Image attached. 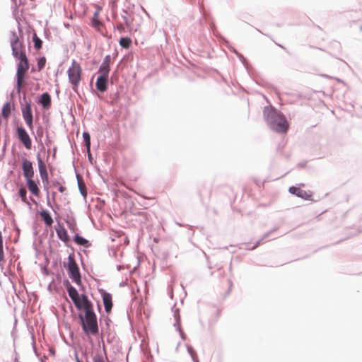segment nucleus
<instances>
[{
	"label": "nucleus",
	"instance_id": "nucleus-18",
	"mask_svg": "<svg viewBox=\"0 0 362 362\" xmlns=\"http://www.w3.org/2000/svg\"><path fill=\"white\" fill-rule=\"evenodd\" d=\"M93 362H105L107 360L106 351L105 347L103 350H98L92 358Z\"/></svg>",
	"mask_w": 362,
	"mask_h": 362
},
{
	"label": "nucleus",
	"instance_id": "nucleus-8",
	"mask_svg": "<svg viewBox=\"0 0 362 362\" xmlns=\"http://www.w3.org/2000/svg\"><path fill=\"white\" fill-rule=\"evenodd\" d=\"M37 165H38V170H39V174L41 177L44 190L47 191V194H48V185H49V179H48V173L47 170V167L44 161L42 160L40 157V153L37 154ZM47 197V205L51 206L50 201L49 199L48 195Z\"/></svg>",
	"mask_w": 362,
	"mask_h": 362
},
{
	"label": "nucleus",
	"instance_id": "nucleus-3",
	"mask_svg": "<svg viewBox=\"0 0 362 362\" xmlns=\"http://www.w3.org/2000/svg\"><path fill=\"white\" fill-rule=\"evenodd\" d=\"M64 267L66 268L69 276L74 281L77 285L81 284V276L78 266L77 265L74 255L69 254L68 256V263H64Z\"/></svg>",
	"mask_w": 362,
	"mask_h": 362
},
{
	"label": "nucleus",
	"instance_id": "nucleus-26",
	"mask_svg": "<svg viewBox=\"0 0 362 362\" xmlns=\"http://www.w3.org/2000/svg\"><path fill=\"white\" fill-rule=\"evenodd\" d=\"M174 327L176 328V329L179 332V334L182 339H185V334L183 332V331L181 329L180 325V315H177L175 316V322L174 323Z\"/></svg>",
	"mask_w": 362,
	"mask_h": 362
},
{
	"label": "nucleus",
	"instance_id": "nucleus-33",
	"mask_svg": "<svg viewBox=\"0 0 362 362\" xmlns=\"http://www.w3.org/2000/svg\"><path fill=\"white\" fill-rule=\"evenodd\" d=\"M92 24L93 26L96 27L100 25V23L98 21V12L95 11L92 18Z\"/></svg>",
	"mask_w": 362,
	"mask_h": 362
},
{
	"label": "nucleus",
	"instance_id": "nucleus-1",
	"mask_svg": "<svg viewBox=\"0 0 362 362\" xmlns=\"http://www.w3.org/2000/svg\"><path fill=\"white\" fill-rule=\"evenodd\" d=\"M74 305L77 310L84 311V314L80 313L78 315L84 333L86 334H97L98 333L97 315L93 310V304L88 299L87 295L81 294V301Z\"/></svg>",
	"mask_w": 362,
	"mask_h": 362
},
{
	"label": "nucleus",
	"instance_id": "nucleus-23",
	"mask_svg": "<svg viewBox=\"0 0 362 362\" xmlns=\"http://www.w3.org/2000/svg\"><path fill=\"white\" fill-rule=\"evenodd\" d=\"M11 103L10 102L5 103L1 109V116L4 119H7L9 117V116L11 115Z\"/></svg>",
	"mask_w": 362,
	"mask_h": 362
},
{
	"label": "nucleus",
	"instance_id": "nucleus-27",
	"mask_svg": "<svg viewBox=\"0 0 362 362\" xmlns=\"http://www.w3.org/2000/svg\"><path fill=\"white\" fill-rule=\"evenodd\" d=\"M82 136L83 139V142L85 144V146L86 148V151L87 152H89L91 146L90 135L88 132H83Z\"/></svg>",
	"mask_w": 362,
	"mask_h": 362
},
{
	"label": "nucleus",
	"instance_id": "nucleus-44",
	"mask_svg": "<svg viewBox=\"0 0 362 362\" xmlns=\"http://www.w3.org/2000/svg\"><path fill=\"white\" fill-rule=\"evenodd\" d=\"M59 185V182H58V181H56V182H53V186H55V185Z\"/></svg>",
	"mask_w": 362,
	"mask_h": 362
},
{
	"label": "nucleus",
	"instance_id": "nucleus-16",
	"mask_svg": "<svg viewBox=\"0 0 362 362\" xmlns=\"http://www.w3.org/2000/svg\"><path fill=\"white\" fill-rule=\"evenodd\" d=\"M37 103H40L42 108L45 110H47L51 106V96L47 92H45L42 94L40 95Z\"/></svg>",
	"mask_w": 362,
	"mask_h": 362
},
{
	"label": "nucleus",
	"instance_id": "nucleus-2",
	"mask_svg": "<svg viewBox=\"0 0 362 362\" xmlns=\"http://www.w3.org/2000/svg\"><path fill=\"white\" fill-rule=\"evenodd\" d=\"M263 115L265 122L272 130L277 133H286L288 131L289 124L285 116L273 106H265Z\"/></svg>",
	"mask_w": 362,
	"mask_h": 362
},
{
	"label": "nucleus",
	"instance_id": "nucleus-35",
	"mask_svg": "<svg viewBox=\"0 0 362 362\" xmlns=\"http://www.w3.org/2000/svg\"><path fill=\"white\" fill-rule=\"evenodd\" d=\"M117 28L118 31H119L120 33L125 32V26L122 23L117 24Z\"/></svg>",
	"mask_w": 362,
	"mask_h": 362
},
{
	"label": "nucleus",
	"instance_id": "nucleus-19",
	"mask_svg": "<svg viewBox=\"0 0 362 362\" xmlns=\"http://www.w3.org/2000/svg\"><path fill=\"white\" fill-rule=\"evenodd\" d=\"M73 240L78 245L83 246L84 247H89L91 244L89 240L80 235L78 233L74 235Z\"/></svg>",
	"mask_w": 362,
	"mask_h": 362
},
{
	"label": "nucleus",
	"instance_id": "nucleus-47",
	"mask_svg": "<svg viewBox=\"0 0 362 362\" xmlns=\"http://www.w3.org/2000/svg\"><path fill=\"white\" fill-rule=\"evenodd\" d=\"M30 199L31 201L35 202V200L32 197H30Z\"/></svg>",
	"mask_w": 362,
	"mask_h": 362
},
{
	"label": "nucleus",
	"instance_id": "nucleus-22",
	"mask_svg": "<svg viewBox=\"0 0 362 362\" xmlns=\"http://www.w3.org/2000/svg\"><path fill=\"white\" fill-rule=\"evenodd\" d=\"M76 178L80 193L84 198H86L87 196V189L83 178L80 175L78 174H76Z\"/></svg>",
	"mask_w": 362,
	"mask_h": 362
},
{
	"label": "nucleus",
	"instance_id": "nucleus-30",
	"mask_svg": "<svg viewBox=\"0 0 362 362\" xmlns=\"http://www.w3.org/2000/svg\"><path fill=\"white\" fill-rule=\"evenodd\" d=\"M132 43V40L128 37H122L119 40V45L122 48H128Z\"/></svg>",
	"mask_w": 362,
	"mask_h": 362
},
{
	"label": "nucleus",
	"instance_id": "nucleus-14",
	"mask_svg": "<svg viewBox=\"0 0 362 362\" xmlns=\"http://www.w3.org/2000/svg\"><path fill=\"white\" fill-rule=\"evenodd\" d=\"M288 192L296 195L298 197H300L305 200H308L311 197L310 194H308L306 191L301 189L300 188L296 187V186H291L288 189Z\"/></svg>",
	"mask_w": 362,
	"mask_h": 362
},
{
	"label": "nucleus",
	"instance_id": "nucleus-37",
	"mask_svg": "<svg viewBox=\"0 0 362 362\" xmlns=\"http://www.w3.org/2000/svg\"><path fill=\"white\" fill-rule=\"evenodd\" d=\"M45 144L48 147H49L52 144V140L49 138L48 134H47V136H46Z\"/></svg>",
	"mask_w": 362,
	"mask_h": 362
},
{
	"label": "nucleus",
	"instance_id": "nucleus-46",
	"mask_svg": "<svg viewBox=\"0 0 362 362\" xmlns=\"http://www.w3.org/2000/svg\"><path fill=\"white\" fill-rule=\"evenodd\" d=\"M279 46L281 47V48L284 49H286L284 46H282L281 45H279Z\"/></svg>",
	"mask_w": 362,
	"mask_h": 362
},
{
	"label": "nucleus",
	"instance_id": "nucleus-4",
	"mask_svg": "<svg viewBox=\"0 0 362 362\" xmlns=\"http://www.w3.org/2000/svg\"><path fill=\"white\" fill-rule=\"evenodd\" d=\"M30 68L29 60L25 59L21 62H18L17 64V70L16 73V92L18 93H21L22 90V88L23 83L25 82V77L26 75V72Z\"/></svg>",
	"mask_w": 362,
	"mask_h": 362
},
{
	"label": "nucleus",
	"instance_id": "nucleus-17",
	"mask_svg": "<svg viewBox=\"0 0 362 362\" xmlns=\"http://www.w3.org/2000/svg\"><path fill=\"white\" fill-rule=\"evenodd\" d=\"M26 185L28 187V190L34 194L35 196H38L40 193V189L35 182V180H33L32 178L25 180Z\"/></svg>",
	"mask_w": 362,
	"mask_h": 362
},
{
	"label": "nucleus",
	"instance_id": "nucleus-21",
	"mask_svg": "<svg viewBox=\"0 0 362 362\" xmlns=\"http://www.w3.org/2000/svg\"><path fill=\"white\" fill-rule=\"evenodd\" d=\"M40 215L44 223L47 226H52L53 223V219L48 211L43 209L40 212Z\"/></svg>",
	"mask_w": 362,
	"mask_h": 362
},
{
	"label": "nucleus",
	"instance_id": "nucleus-10",
	"mask_svg": "<svg viewBox=\"0 0 362 362\" xmlns=\"http://www.w3.org/2000/svg\"><path fill=\"white\" fill-rule=\"evenodd\" d=\"M64 286L66 288L69 296L74 305L78 304L81 301V295H79L76 288L71 284L69 280L66 279L64 281Z\"/></svg>",
	"mask_w": 362,
	"mask_h": 362
},
{
	"label": "nucleus",
	"instance_id": "nucleus-12",
	"mask_svg": "<svg viewBox=\"0 0 362 362\" xmlns=\"http://www.w3.org/2000/svg\"><path fill=\"white\" fill-rule=\"evenodd\" d=\"M22 170L23 173V176L27 179L32 178L34 175V169L33 167V163L30 160L23 158L22 161Z\"/></svg>",
	"mask_w": 362,
	"mask_h": 362
},
{
	"label": "nucleus",
	"instance_id": "nucleus-9",
	"mask_svg": "<svg viewBox=\"0 0 362 362\" xmlns=\"http://www.w3.org/2000/svg\"><path fill=\"white\" fill-rule=\"evenodd\" d=\"M16 134L19 141L24 145L26 149L29 150L32 147L31 139L22 126H18L16 128Z\"/></svg>",
	"mask_w": 362,
	"mask_h": 362
},
{
	"label": "nucleus",
	"instance_id": "nucleus-39",
	"mask_svg": "<svg viewBox=\"0 0 362 362\" xmlns=\"http://www.w3.org/2000/svg\"><path fill=\"white\" fill-rule=\"evenodd\" d=\"M58 190L60 192H64L65 190H66V187L62 186V185H60L59 187H58Z\"/></svg>",
	"mask_w": 362,
	"mask_h": 362
},
{
	"label": "nucleus",
	"instance_id": "nucleus-7",
	"mask_svg": "<svg viewBox=\"0 0 362 362\" xmlns=\"http://www.w3.org/2000/svg\"><path fill=\"white\" fill-rule=\"evenodd\" d=\"M23 99L25 100V103H21V109L22 112V117L29 127V129H33V115L32 112V103L31 101L26 100V96L23 94Z\"/></svg>",
	"mask_w": 362,
	"mask_h": 362
},
{
	"label": "nucleus",
	"instance_id": "nucleus-40",
	"mask_svg": "<svg viewBox=\"0 0 362 362\" xmlns=\"http://www.w3.org/2000/svg\"><path fill=\"white\" fill-rule=\"evenodd\" d=\"M75 359L76 362H83L78 356L77 353H75Z\"/></svg>",
	"mask_w": 362,
	"mask_h": 362
},
{
	"label": "nucleus",
	"instance_id": "nucleus-5",
	"mask_svg": "<svg viewBox=\"0 0 362 362\" xmlns=\"http://www.w3.org/2000/svg\"><path fill=\"white\" fill-rule=\"evenodd\" d=\"M11 47L12 55L14 58L18 59L19 62L28 59L25 51L23 49V43L20 42L18 37L15 32L12 33V39L11 40Z\"/></svg>",
	"mask_w": 362,
	"mask_h": 362
},
{
	"label": "nucleus",
	"instance_id": "nucleus-15",
	"mask_svg": "<svg viewBox=\"0 0 362 362\" xmlns=\"http://www.w3.org/2000/svg\"><path fill=\"white\" fill-rule=\"evenodd\" d=\"M110 61H111L110 55V54L106 55L104 57L103 62L101 63V64L99 66L98 73L109 74L110 71Z\"/></svg>",
	"mask_w": 362,
	"mask_h": 362
},
{
	"label": "nucleus",
	"instance_id": "nucleus-36",
	"mask_svg": "<svg viewBox=\"0 0 362 362\" xmlns=\"http://www.w3.org/2000/svg\"><path fill=\"white\" fill-rule=\"evenodd\" d=\"M232 51L236 54V55L242 62H244L245 61V57L241 54L238 53L235 49H233Z\"/></svg>",
	"mask_w": 362,
	"mask_h": 362
},
{
	"label": "nucleus",
	"instance_id": "nucleus-42",
	"mask_svg": "<svg viewBox=\"0 0 362 362\" xmlns=\"http://www.w3.org/2000/svg\"><path fill=\"white\" fill-rule=\"evenodd\" d=\"M122 267L121 265H118V266L117 267V271H121V270H122Z\"/></svg>",
	"mask_w": 362,
	"mask_h": 362
},
{
	"label": "nucleus",
	"instance_id": "nucleus-24",
	"mask_svg": "<svg viewBox=\"0 0 362 362\" xmlns=\"http://www.w3.org/2000/svg\"><path fill=\"white\" fill-rule=\"evenodd\" d=\"M18 194L21 199V201L25 203L26 205H28L30 208L31 207V204L30 202L27 199V190L25 187H21L18 189Z\"/></svg>",
	"mask_w": 362,
	"mask_h": 362
},
{
	"label": "nucleus",
	"instance_id": "nucleus-31",
	"mask_svg": "<svg viewBox=\"0 0 362 362\" xmlns=\"http://www.w3.org/2000/svg\"><path fill=\"white\" fill-rule=\"evenodd\" d=\"M4 253L3 249V237L1 232L0 231V262L4 260Z\"/></svg>",
	"mask_w": 362,
	"mask_h": 362
},
{
	"label": "nucleus",
	"instance_id": "nucleus-29",
	"mask_svg": "<svg viewBox=\"0 0 362 362\" xmlns=\"http://www.w3.org/2000/svg\"><path fill=\"white\" fill-rule=\"evenodd\" d=\"M186 347H187V352L190 355L193 362H199L197 355V353L194 351V349H193V347L188 344L186 345Z\"/></svg>",
	"mask_w": 362,
	"mask_h": 362
},
{
	"label": "nucleus",
	"instance_id": "nucleus-43",
	"mask_svg": "<svg viewBox=\"0 0 362 362\" xmlns=\"http://www.w3.org/2000/svg\"><path fill=\"white\" fill-rule=\"evenodd\" d=\"M56 151H57V147H54V148H53V152H54V153H53V156H55Z\"/></svg>",
	"mask_w": 362,
	"mask_h": 362
},
{
	"label": "nucleus",
	"instance_id": "nucleus-45",
	"mask_svg": "<svg viewBox=\"0 0 362 362\" xmlns=\"http://www.w3.org/2000/svg\"><path fill=\"white\" fill-rule=\"evenodd\" d=\"M55 195H56V192H52V196H53V197H55Z\"/></svg>",
	"mask_w": 362,
	"mask_h": 362
},
{
	"label": "nucleus",
	"instance_id": "nucleus-34",
	"mask_svg": "<svg viewBox=\"0 0 362 362\" xmlns=\"http://www.w3.org/2000/svg\"><path fill=\"white\" fill-rule=\"evenodd\" d=\"M123 12H124V13L125 14V15H122V18H123V21H124V23L127 27H129V26H130V23H129V19H128V18H127V16L128 15V12H127V11H124V10L123 11Z\"/></svg>",
	"mask_w": 362,
	"mask_h": 362
},
{
	"label": "nucleus",
	"instance_id": "nucleus-28",
	"mask_svg": "<svg viewBox=\"0 0 362 362\" xmlns=\"http://www.w3.org/2000/svg\"><path fill=\"white\" fill-rule=\"evenodd\" d=\"M33 41L34 47L35 49L39 50L42 48V40L40 37H37V35L35 33L33 35Z\"/></svg>",
	"mask_w": 362,
	"mask_h": 362
},
{
	"label": "nucleus",
	"instance_id": "nucleus-13",
	"mask_svg": "<svg viewBox=\"0 0 362 362\" xmlns=\"http://www.w3.org/2000/svg\"><path fill=\"white\" fill-rule=\"evenodd\" d=\"M101 296L103 301L105 311L107 313H109L112 308V295L110 293L102 289Z\"/></svg>",
	"mask_w": 362,
	"mask_h": 362
},
{
	"label": "nucleus",
	"instance_id": "nucleus-11",
	"mask_svg": "<svg viewBox=\"0 0 362 362\" xmlns=\"http://www.w3.org/2000/svg\"><path fill=\"white\" fill-rule=\"evenodd\" d=\"M108 78L109 74H99L95 83V87L98 91L104 93L107 90Z\"/></svg>",
	"mask_w": 362,
	"mask_h": 362
},
{
	"label": "nucleus",
	"instance_id": "nucleus-38",
	"mask_svg": "<svg viewBox=\"0 0 362 362\" xmlns=\"http://www.w3.org/2000/svg\"><path fill=\"white\" fill-rule=\"evenodd\" d=\"M172 310L174 311V317L175 318V316L179 315L180 309L179 308H175V306L172 308Z\"/></svg>",
	"mask_w": 362,
	"mask_h": 362
},
{
	"label": "nucleus",
	"instance_id": "nucleus-41",
	"mask_svg": "<svg viewBox=\"0 0 362 362\" xmlns=\"http://www.w3.org/2000/svg\"><path fill=\"white\" fill-rule=\"evenodd\" d=\"M88 153V160H91L92 159V155L90 153V149L89 150V152H87Z\"/></svg>",
	"mask_w": 362,
	"mask_h": 362
},
{
	"label": "nucleus",
	"instance_id": "nucleus-25",
	"mask_svg": "<svg viewBox=\"0 0 362 362\" xmlns=\"http://www.w3.org/2000/svg\"><path fill=\"white\" fill-rule=\"evenodd\" d=\"M274 230H275V229L272 230L269 232H267V233H265L263 235V237L261 239H259L258 241H257L255 243V245L252 247H250V243H245V247L249 249V250H254V249H255L264 240H265L266 238H267L269 237V234L271 233H272Z\"/></svg>",
	"mask_w": 362,
	"mask_h": 362
},
{
	"label": "nucleus",
	"instance_id": "nucleus-6",
	"mask_svg": "<svg viewBox=\"0 0 362 362\" xmlns=\"http://www.w3.org/2000/svg\"><path fill=\"white\" fill-rule=\"evenodd\" d=\"M82 69L78 63L73 60L71 66L68 69L69 81L73 86V89L77 88L81 81Z\"/></svg>",
	"mask_w": 362,
	"mask_h": 362
},
{
	"label": "nucleus",
	"instance_id": "nucleus-20",
	"mask_svg": "<svg viewBox=\"0 0 362 362\" xmlns=\"http://www.w3.org/2000/svg\"><path fill=\"white\" fill-rule=\"evenodd\" d=\"M56 232L57 234V238L59 240L64 242H66L69 240V237L67 234V232L62 225H60L59 223V228H56Z\"/></svg>",
	"mask_w": 362,
	"mask_h": 362
},
{
	"label": "nucleus",
	"instance_id": "nucleus-48",
	"mask_svg": "<svg viewBox=\"0 0 362 362\" xmlns=\"http://www.w3.org/2000/svg\"><path fill=\"white\" fill-rule=\"evenodd\" d=\"M360 29H361V30L362 31V25L361 26Z\"/></svg>",
	"mask_w": 362,
	"mask_h": 362
},
{
	"label": "nucleus",
	"instance_id": "nucleus-32",
	"mask_svg": "<svg viewBox=\"0 0 362 362\" xmlns=\"http://www.w3.org/2000/svg\"><path fill=\"white\" fill-rule=\"evenodd\" d=\"M45 64H46V58L45 57H42L39 58L37 60V63L39 70L42 69L45 67Z\"/></svg>",
	"mask_w": 362,
	"mask_h": 362
}]
</instances>
